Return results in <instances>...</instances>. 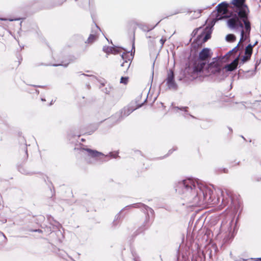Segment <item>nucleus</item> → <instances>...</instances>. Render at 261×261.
<instances>
[{
	"instance_id": "1",
	"label": "nucleus",
	"mask_w": 261,
	"mask_h": 261,
	"mask_svg": "<svg viewBox=\"0 0 261 261\" xmlns=\"http://www.w3.org/2000/svg\"><path fill=\"white\" fill-rule=\"evenodd\" d=\"M175 190L182 198L193 205L210 202L213 191L198 181L188 178L178 181Z\"/></svg>"
},
{
	"instance_id": "2",
	"label": "nucleus",
	"mask_w": 261,
	"mask_h": 261,
	"mask_svg": "<svg viewBox=\"0 0 261 261\" xmlns=\"http://www.w3.org/2000/svg\"><path fill=\"white\" fill-rule=\"evenodd\" d=\"M246 0H232V12L227 20L228 27L231 30L241 29L240 42L249 38L251 23L249 19V9L245 4Z\"/></svg>"
},
{
	"instance_id": "3",
	"label": "nucleus",
	"mask_w": 261,
	"mask_h": 261,
	"mask_svg": "<svg viewBox=\"0 0 261 261\" xmlns=\"http://www.w3.org/2000/svg\"><path fill=\"white\" fill-rule=\"evenodd\" d=\"M211 57L210 50L208 48H203L199 54L198 60L194 64V72H200L205 66L206 60Z\"/></svg>"
},
{
	"instance_id": "4",
	"label": "nucleus",
	"mask_w": 261,
	"mask_h": 261,
	"mask_svg": "<svg viewBox=\"0 0 261 261\" xmlns=\"http://www.w3.org/2000/svg\"><path fill=\"white\" fill-rule=\"evenodd\" d=\"M81 132L80 129H74L72 130L69 137V140L72 144L74 145L75 154H80L82 149V138H81Z\"/></svg>"
},
{
	"instance_id": "5",
	"label": "nucleus",
	"mask_w": 261,
	"mask_h": 261,
	"mask_svg": "<svg viewBox=\"0 0 261 261\" xmlns=\"http://www.w3.org/2000/svg\"><path fill=\"white\" fill-rule=\"evenodd\" d=\"M100 32L101 30L100 28L95 24L94 28L92 29L91 33L90 34L89 37L85 41L84 46L83 47V51L87 50L89 48V47L98 39Z\"/></svg>"
},
{
	"instance_id": "6",
	"label": "nucleus",
	"mask_w": 261,
	"mask_h": 261,
	"mask_svg": "<svg viewBox=\"0 0 261 261\" xmlns=\"http://www.w3.org/2000/svg\"><path fill=\"white\" fill-rule=\"evenodd\" d=\"M85 151L87 152L88 155L97 160L102 161V159L100 158V156H110L112 158H116L118 156V153L113 154V152H110L109 155H105L102 152H99L95 150H93L89 148H85L83 147V152Z\"/></svg>"
},
{
	"instance_id": "7",
	"label": "nucleus",
	"mask_w": 261,
	"mask_h": 261,
	"mask_svg": "<svg viewBox=\"0 0 261 261\" xmlns=\"http://www.w3.org/2000/svg\"><path fill=\"white\" fill-rule=\"evenodd\" d=\"M199 31H201V32L199 35H198L197 38L200 39L202 36L204 35L203 38V42L207 41L211 38V35L212 33L211 28L206 27L204 29L202 30L201 28H199L194 30L192 34H193L194 35H195Z\"/></svg>"
},
{
	"instance_id": "8",
	"label": "nucleus",
	"mask_w": 261,
	"mask_h": 261,
	"mask_svg": "<svg viewBox=\"0 0 261 261\" xmlns=\"http://www.w3.org/2000/svg\"><path fill=\"white\" fill-rule=\"evenodd\" d=\"M166 85L169 89L176 90L177 85L174 80V72L172 70L168 72V75L166 80Z\"/></svg>"
},
{
	"instance_id": "9",
	"label": "nucleus",
	"mask_w": 261,
	"mask_h": 261,
	"mask_svg": "<svg viewBox=\"0 0 261 261\" xmlns=\"http://www.w3.org/2000/svg\"><path fill=\"white\" fill-rule=\"evenodd\" d=\"M222 66L220 62L218 61H213L207 65L206 69L212 74L216 75L218 73Z\"/></svg>"
},
{
	"instance_id": "10",
	"label": "nucleus",
	"mask_w": 261,
	"mask_h": 261,
	"mask_svg": "<svg viewBox=\"0 0 261 261\" xmlns=\"http://www.w3.org/2000/svg\"><path fill=\"white\" fill-rule=\"evenodd\" d=\"M240 55H239V56L236 58L231 63L227 64L224 67L227 72L233 71L237 68L239 64Z\"/></svg>"
},
{
	"instance_id": "11",
	"label": "nucleus",
	"mask_w": 261,
	"mask_h": 261,
	"mask_svg": "<svg viewBox=\"0 0 261 261\" xmlns=\"http://www.w3.org/2000/svg\"><path fill=\"white\" fill-rule=\"evenodd\" d=\"M228 4L225 2H222L221 4H219L217 6V10L218 13L222 14L223 15L226 14L228 11Z\"/></svg>"
},
{
	"instance_id": "12",
	"label": "nucleus",
	"mask_w": 261,
	"mask_h": 261,
	"mask_svg": "<svg viewBox=\"0 0 261 261\" xmlns=\"http://www.w3.org/2000/svg\"><path fill=\"white\" fill-rule=\"evenodd\" d=\"M102 50L104 52L109 54H116L119 52L120 48L114 47H109L107 46H104Z\"/></svg>"
},
{
	"instance_id": "13",
	"label": "nucleus",
	"mask_w": 261,
	"mask_h": 261,
	"mask_svg": "<svg viewBox=\"0 0 261 261\" xmlns=\"http://www.w3.org/2000/svg\"><path fill=\"white\" fill-rule=\"evenodd\" d=\"M216 76L219 81L224 80L227 76V71L224 67H221Z\"/></svg>"
},
{
	"instance_id": "14",
	"label": "nucleus",
	"mask_w": 261,
	"mask_h": 261,
	"mask_svg": "<svg viewBox=\"0 0 261 261\" xmlns=\"http://www.w3.org/2000/svg\"><path fill=\"white\" fill-rule=\"evenodd\" d=\"M125 56V55L124 53H123L121 55V58L124 60V62L121 64V66L122 67H125V68L126 69H127L130 66V62L129 60H125V58H124Z\"/></svg>"
},
{
	"instance_id": "15",
	"label": "nucleus",
	"mask_w": 261,
	"mask_h": 261,
	"mask_svg": "<svg viewBox=\"0 0 261 261\" xmlns=\"http://www.w3.org/2000/svg\"><path fill=\"white\" fill-rule=\"evenodd\" d=\"M88 77H90L89 80L91 81H94L96 79V77L93 75H89L85 73H83V81H84V82H85L87 80V79Z\"/></svg>"
},
{
	"instance_id": "16",
	"label": "nucleus",
	"mask_w": 261,
	"mask_h": 261,
	"mask_svg": "<svg viewBox=\"0 0 261 261\" xmlns=\"http://www.w3.org/2000/svg\"><path fill=\"white\" fill-rule=\"evenodd\" d=\"M226 40L228 42H233L236 40V36L233 34H228L226 36Z\"/></svg>"
},
{
	"instance_id": "17",
	"label": "nucleus",
	"mask_w": 261,
	"mask_h": 261,
	"mask_svg": "<svg viewBox=\"0 0 261 261\" xmlns=\"http://www.w3.org/2000/svg\"><path fill=\"white\" fill-rule=\"evenodd\" d=\"M135 205H137L139 207L143 206V207L145 208V209L147 211L150 212L151 213H152L153 212V210L151 208H150V207H148V206H146L142 203H139V204H135Z\"/></svg>"
},
{
	"instance_id": "18",
	"label": "nucleus",
	"mask_w": 261,
	"mask_h": 261,
	"mask_svg": "<svg viewBox=\"0 0 261 261\" xmlns=\"http://www.w3.org/2000/svg\"><path fill=\"white\" fill-rule=\"evenodd\" d=\"M101 90L105 93H106L107 94H109L112 90V87L110 86H109L105 88L104 89H101Z\"/></svg>"
},
{
	"instance_id": "19",
	"label": "nucleus",
	"mask_w": 261,
	"mask_h": 261,
	"mask_svg": "<svg viewBox=\"0 0 261 261\" xmlns=\"http://www.w3.org/2000/svg\"><path fill=\"white\" fill-rule=\"evenodd\" d=\"M250 59V57H248L247 55H244L242 57V59L241 60L240 64H243L245 62H247L249 59Z\"/></svg>"
},
{
	"instance_id": "20",
	"label": "nucleus",
	"mask_w": 261,
	"mask_h": 261,
	"mask_svg": "<svg viewBox=\"0 0 261 261\" xmlns=\"http://www.w3.org/2000/svg\"><path fill=\"white\" fill-rule=\"evenodd\" d=\"M192 13H193V15H192V17H193L194 18H198L200 16L201 11L190 12V14H192Z\"/></svg>"
},
{
	"instance_id": "21",
	"label": "nucleus",
	"mask_w": 261,
	"mask_h": 261,
	"mask_svg": "<svg viewBox=\"0 0 261 261\" xmlns=\"http://www.w3.org/2000/svg\"><path fill=\"white\" fill-rule=\"evenodd\" d=\"M236 261H261V258H257L251 259H245L243 258H240L239 259L236 260Z\"/></svg>"
},
{
	"instance_id": "22",
	"label": "nucleus",
	"mask_w": 261,
	"mask_h": 261,
	"mask_svg": "<svg viewBox=\"0 0 261 261\" xmlns=\"http://www.w3.org/2000/svg\"><path fill=\"white\" fill-rule=\"evenodd\" d=\"M136 108H134V109H132L131 110H129L128 108H127V109H124V115L125 116H127L128 115H129L132 112H133Z\"/></svg>"
},
{
	"instance_id": "23",
	"label": "nucleus",
	"mask_w": 261,
	"mask_h": 261,
	"mask_svg": "<svg viewBox=\"0 0 261 261\" xmlns=\"http://www.w3.org/2000/svg\"><path fill=\"white\" fill-rule=\"evenodd\" d=\"M96 130V127L93 126H92L91 127H90V130L88 131V132H86V131H85L84 132V134H87V135H91V134H92L95 130Z\"/></svg>"
},
{
	"instance_id": "24",
	"label": "nucleus",
	"mask_w": 261,
	"mask_h": 261,
	"mask_svg": "<svg viewBox=\"0 0 261 261\" xmlns=\"http://www.w3.org/2000/svg\"><path fill=\"white\" fill-rule=\"evenodd\" d=\"M252 54V50L251 49H249L247 48H245V55H247L248 57H251Z\"/></svg>"
},
{
	"instance_id": "25",
	"label": "nucleus",
	"mask_w": 261,
	"mask_h": 261,
	"mask_svg": "<svg viewBox=\"0 0 261 261\" xmlns=\"http://www.w3.org/2000/svg\"><path fill=\"white\" fill-rule=\"evenodd\" d=\"M127 82H128V77H121V80H120L121 83H122L124 84H126L127 83Z\"/></svg>"
},
{
	"instance_id": "26",
	"label": "nucleus",
	"mask_w": 261,
	"mask_h": 261,
	"mask_svg": "<svg viewBox=\"0 0 261 261\" xmlns=\"http://www.w3.org/2000/svg\"><path fill=\"white\" fill-rule=\"evenodd\" d=\"M120 218V214H118L115 218V219L113 221L114 225H116L117 224L116 223V221Z\"/></svg>"
},
{
	"instance_id": "27",
	"label": "nucleus",
	"mask_w": 261,
	"mask_h": 261,
	"mask_svg": "<svg viewBox=\"0 0 261 261\" xmlns=\"http://www.w3.org/2000/svg\"><path fill=\"white\" fill-rule=\"evenodd\" d=\"M174 109H175V111H176L177 110H181L186 111V109H187V107L179 108V107H174Z\"/></svg>"
},
{
	"instance_id": "28",
	"label": "nucleus",
	"mask_w": 261,
	"mask_h": 261,
	"mask_svg": "<svg viewBox=\"0 0 261 261\" xmlns=\"http://www.w3.org/2000/svg\"><path fill=\"white\" fill-rule=\"evenodd\" d=\"M254 47L253 45H252L251 44H248L246 48H247L249 49H251L252 50L253 47Z\"/></svg>"
},
{
	"instance_id": "29",
	"label": "nucleus",
	"mask_w": 261,
	"mask_h": 261,
	"mask_svg": "<svg viewBox=\"0 0 261 261\" xmlns=\"http://www.w3.org/2000/svg\"><path fill=\"white\" fill-rule=\"evenodd\" d=\"M165 41H166V39H164L163 38H162L160 39V42L162 46H163L164 45Z\"/></svg>"
},
{
	"instance_id": "30",
	"label": "nucleus",
	"mask_w": 261,
	"mask_h": 261,
	"mask_svg": "<svg viewBox=\"0 0 261 261\" xmlns=\"http://www.w3.org/2000/svg\"><path fill=\"white\" fill-rule=\"evenodd\" d=\"M99 82L100 83L101 86L99 87V88H101L102 86H104L105 85V83L103 81H99Z\"/></svg>"
},
{
	"instance_id": "31",
	"label": "nucleus",
	"mask_w": 261,
	"mask_h": 261,
	"mask_svg": "<svg viewBox=\"0 0 261 261\" xmlns=\"http://www.w3.org/2000/svg\"><path fill=\"white\" fill-rule=\"evenodd\" d=\"M238 45H239V44H238V45L237 46H236L234 48H233L231 50L233 52H237L238 50Z\"/></svg>"
},
{
	"instance_id": "32",
	"label": "nucleus",
	"mask_w": 261,
	"mask_h": 261,
	"mask_svg": "<svg viewBox=\"0 0 261 261\" xmlns=\"http://www.w3.org/2000/svg\"><path fill=\"white\" fill-rule=\"evenodd\" d=\"M19 171L23 174H28V172H25L23 169H20Z\"/></svg>"
},
{
	"instance_id": "33",
	"label": "nucleus",
	"mask_w": 261,
	"mask_h": 261,
	"mask_svg": "<svg viewBox=\"0 0 261 261\" xmlns=\"http://www.w3.org/2000/svg\"><path fill=\"white\" fill-rule=\"evenodd\" d=\"M19 18H16V19H9V20L10 21H14V20H19Z\"/></svg>"
},
{
	"instance_id": "34",
	"label": "nucleus",
	"mask_w": 261,
	"mask_h": 261,
	"mask_svg": "<svg viewBox=\"0 0 261 261\" xmlns=\"http://www.w3.org/2000/svg\"><path fill=\"white\" fill-rule=\"evenodd\" d=\"M86 86L87 87L88 89H89L90 88V84L89 83L88 84L86 83Z\"/></svg>"
},
{
	"instance_id": "35",
	"label": "nucleus",
	"mask_w": 261,
	"mask_h": 261,
	"mask_svg": "<svg viewBox=\"0 0 261 261\" xmlns=\"http://www.w3.org/2000/svg\"><path fill=\"white\" fill-rule=\"evenodd\" d=\"M34 231L42 232V230L40 229H36V230H34Z\"/></svg>"
},
{
	"instance_id": "36",
	"label": "nucleus",
	"mask_w": 261,
	"mask_h": 261,
	"mask_svg": "<svg viewBox=\"0 0 261 261\" xmlns=\"http://www.w3.org/2000/svg\"><path fill=\"white\" fill-rule=\"evenodd\" d=\"M258 42L256 41H255V42H254V43L253 44V46H254L255 45H256L257 44Z\"/></svg>"
},
{
	"instance_id": "37",
	"label": "nucleus",
	"mask_w": 261,
	"mask_h": 261,
	"mask_svg": "<svg viewBox=\"0 0 261 261\" xmlns=\"http://www.w3.org/2000/svg\"><path fill=\"white\" fill-rule=\"evenodd\" d=\"M133 49H135L134 42V43H133V48H132V50H133Z\"/></svg>"
},
{
	"instance_id": "38",
	"label": "nucleus",
	"mask_w": 261,
	"mask_h": 261,
	"mask_svg": "<svg viewBox=\"0 0 261 261\" xmlns=\"http://www.w3.org/2000/svg\"><path fill=\"white\" fill-rule=\"evenodd\" d=\"M221 195H222V196H223V191H221Z\"/></svg>"
},
{
	"instance_id": "39",
	"label": "nucleus",
	"mask_w": 261,
	"mask_h": 261,
	"mask_svg": "<svg viewBox=\"0 0 261 261\" xmlns=\"http://www.w3.org/2000/svg\"><path fill=\"white\" fill-rule=\"evenodd\" d=\"M233 51H232V50H230L229 52H228V54H231Z\"/></svg>"
},
{
	"instance_id": "40",
	"label": "nucleus",
	"mask_w": 261,
	"mask_h": 261,
	"mask_svg": "<svg viewBox=\"0 0 261 261\" xmlns=\"http://www.w3.org/2000/svg\"><path fill=\"white\" fill-rule=\"evenodd\" d=\"M233 51H232V50H230L229 52H228V54H231Z\"/></svg>"
},
{
	"instance_id": "41",
	"label": "nucleus",
	"mask_w": 261,
	"mask_h": 261,
	"mask_svg": "<svg viewBox=\"0 0 261 261\" xmlns=\"http://www.w3.org/2000/svg\"><path fill=\"white\" fill-rule=\"evenodd\" d=\"M41 100L43 101H45V99H44V98H41Z\"/></svg>"
},
{
	"instance_id": "42",
	"label": "nucleus",
	"mask_w": 261,
	"mask_h": 261,
	"mask_svg": "<svg viewBox=\"0 0 261 261\" xmlns=\"http://www.w3.org/2000/svg\"><path fill=\"white\" fill-rule=\"evenodd\" d=\"M142 104H141V105L139 106L138 107V108H140V107H141L142 106Z\"/></svg>"
},
{
	"instance_id": "43",
	"label": "nucleus",
	"mask_w": 261,
	"mask_h": 261,
	"mask_svg": "<svg viewBox=\"0 0 261 261\" xmlns=\"http://www.w3.org/2000/svg\"><path fill=\"white\" fill-rule=\"evenodd\" d=\"M1 19V20H6V19H3V18H2V19Z\"/></svg>"
},
{
	"instance_id": "44",
	"label": "nucleus",
	"mask_w": 261,
	"mask_h": 261,
	"mask_svg": "<svg viewBox=\"0 0 261 261\" xmlns=\"http://www.w3.org/2000/svg\"><path fill=\"white\" fill-rule=\"evenodd\" d=\"M58 65H54V66H58ZM59 65H60V64H59Z\"/></svg>"
},
{
	"instance_id": "45",
	"label": "nucleus",
	"mask_w": 261,
	"mask_h": 261,
	"mask_svg": "<svg viewBox=\"0 0 261 261\" xmlns=\"http://www.w3.org/2000/svg\"><path fill=\"white\" fill-rule=\"evenodd\" d=\"M83 142L85 141L84 139H82Z\"/></svg>"
},
{
	"instance_id": "46",
	"label": "nucleus",
	"mask_w": 261,
	"mask_h": 261,
	"mask_svg": "<svg viewBox=\"0 0 261 261\" xmlns=\"http://www.w3.org/2000/svg\"><path fill=\"white\" fill-rule=\"evenodd\" d=\"M159 23V22H158L156 23V25L158 24Z\"/></svg>"
},
{
	"instance_id": "47",
	"label": "nucleus",
	"mask_w": 261,
	"mask_h": 261,
	"mask_svg": "<svg viewBox=\"0 0 261 261\" xmlns=\"http://www.w3.org/2000/svg\"><path fill=\"white\" fill-rule=\"evenodd\" d=\"M159 23V22H158L156 23V25L158 24Z\"/></svg>"
},
{
	"instance_id": "48",
	"label": "nucleus",
	"mask_w": 261,
	"mask_h": 261,
	"mask_svg": "<svg viewBox=\"0 0 261 261\" xmlns=\"http://www.w3.org/2000/svg\"><path fill=\"white\" fill-rule=\"evenodd\" d=\"M159 23V22H158L156 23V25L158 24Z\"/></svg>"
},
{
	"instance_id": "49",
	"label": "nucleus",
	"mask_w": 261,
	"mask_h": 261,
	"mask_svg": "<svg viewBox=\"0 0 261 261\" xmlns=\"http://www.w3.org/2000/svg\"><path fill=\"white\" fill-rule=\"evenodd\" d=\"M3 236H4V237H5V238H6V237L4 234H3Z\"/></svg>"
},
{
	"instance_id": "50",
	"label": "nucleus",
	"mask_w": 261,
	"mask_h": 261,
	"mask_svg": "<svg viewBox=\"0 0 261 261\" xmlns=\"http://www.w3.org/2000/svg\"><path fill=\"white\" fill-rule=\"evenodd\" d=\"M222 202H224V199H222Z\"/></svg>"
},
{
	"instance_id": "51",
	"label": "nucleus",
	"mask_w": 261,
	"mask_h": 261,
	"mask_svg": "<svg viewBox=\"0 0 261 261\" xmlns=\"http://www.w3.org/2000/svg\"><path fill=\"white\" fill-rule=\"evenodd\" d=\"M232 222V221H231V222H230L229 224H230Z\"/></svg>"
},
{
	"instance_id": "52",
	"label": "nucleus",
	"mask_w": 261,
	"mask_h": 261,
	"mask_svg": "<svg viewBox=\"0 0 261 261\" xmlns=\"http://www.w3.org/2000/svg\"><path fill=\"white\" fill-rule=\"evenodd\" d=\"M134 260H135V261H137V260H136V259L135 258H134Z\"/></svg>"
},
{
	"instance_id": "53",
	"label": "nucleus",
	"mask_w": 261,
	"mask_h": 261,
	"mask_svg": "<svg viewBox=\"0 0 261 261\" xmlns=\"http://www.w3.org/2000/svg\"><path fill=\"white\" fill-rule=\"evenodd\" d=\"M75 1H76L77 0H75Z\"/></svg>"
}]
</instances>
